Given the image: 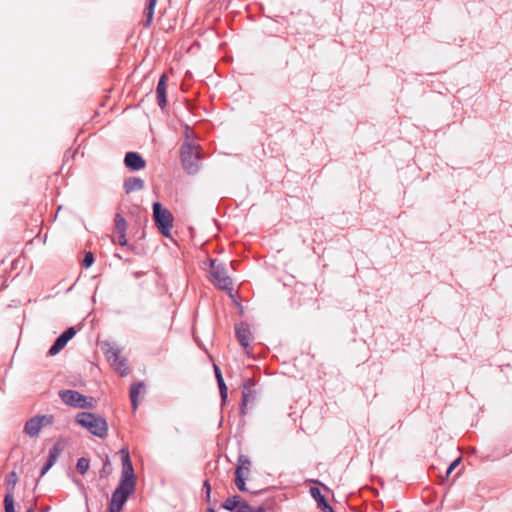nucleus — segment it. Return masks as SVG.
<instances>
[{
    "instance_id": "17",
    "label": "nucleus",
    "mask_w": 512,
    "mask_h": 512,
    "mask_svg": "<svg viewBox=\"0 0 512 512\" xmlns=\"http://www.w3.org/2000/svg\"><path fill=\"white\" fill-rule=\"evenodd\" d=\"M145 389L144 382L140 381L137 383H133L130 387V400L133 407V410H136L138 407V396L141 393L142 390Z\"/></svg>"
},
{
    "instance_id": "30",
    "label": "nucleus",
    "mask_w": 512,
    "mask_h": 512,
    "mask_svg": "<svg viewBox=\"0 0 512 512\" xmlns=\"http://www.w3.org/2000/svg\"><path fill=\"white\" fill-rule=\"evenodd\" d=\"M110 472H111V464H110V460H109L108 456H106L105 461L103 463V468L100 471V477L101 478L106 477L107 475L110 474Z\"/></svg>"
},
{
    "instance_id": "24",
    "label": "nucleus",
    "mask_w": 512,
    "mask_h": 512,
    "mask_svg": "<svg viewBox=\"0 0 512 512\" xmlns=\"http://www.w3.org/2000/svg\"><path fill=\"white\" fill-rule=\"evenodd\" d=\"M4 508H5V512H16L15 511L13 494H12L11 491H8V493L5 495V498H4Z\"/></svg>"
},
{
    "instance_id": "4",
    "label": "nucleus",
    "mask_w": 512,
    "mask_h": 512,
    "mask_svg": "<svg viewBox=\"0 0 512 512\" xmlns=\"http://www.w3.org/2000/svg\"><path fill=\"white\" fill-rule=\"evenodd\" d=\"M136 490L135 486L118 483L116 489L112 493L111 500L109 502V512H120L124 504L127 502L129 496Z\"/></svg>"
},
{
    "instance_id": "5",
    "label": "nucleus",
    "mask_w": 512,
    "mask_h": 512,
    "mask_svg": "<svg viewBox=\"0 0 512 512\" xmlns=\"http://www.w3.org/2000/svg\"><path fill=\"white\" fill-rule=\"evenodd\" d=\"M59 397L66 405L74 408H93L95 404L93 397L84 396L76 390H60Z\"/></svg>"
},
{
    "instance_id": "1",
    "label": "nucleus",
    "mask_w": 512,
    "mask_h": 512,
    "mask_svg": "<svg viewBox=\"0 0 512 512\" xmlns=\"http://www.w3.org/2000/svg\"><path fill=\"white\" fill-rule=\"evenodd\" d=\"M201 147L199 145L185 142L180 148V159L183 169L190 175L198 173L201 166Z\"/></svg>"
},
{
    "instance_id": "33",
    "label": "nucleus",
    "mask_w": 512,
    "mask_h": 512,
    "mask_svg": "<svg viewBox=\"0 0 512 512\" xmlns=\"http://www.w3.org/2000/svg\"><path fill=\"white\" fill-rule=\"evenodd\" d=\"M203 491L205 492V501L210 502L211 501V485L209 483V480H205L203 482Z\"/></svg>"
},
{
    "instance_id": "35",
    "label": "nucleus",
    "mask_w": 512,
    "mask_h": 512,
    "mask_svg": "<svg viewBox=\"0 0 512 512\" xmlns=\"http://www.w3.org/2000/svg\"><path fill=\"white\" fill-rule=\"evenodd\" d=\"M53 465L49 462H45L40 471V477H43Z\"/></svg>"
},
{
    "instance_id": "20",
    "label": "nucleus",
    "mask_w": 512,
    "mask_h": 512,
    "mask_svg": "<svg viewBox=\"0 0 512 512\" xmlns=\"http://www.w3.org/2000/svg\"><path fill=\"white\" fill-rule=\"evenodd\" d=\"M61 451H62L61 444L60 443L54 444L53 447L49 450V455H48V458L46 461L51 463L52 465H54L55 462L57 461Z\"/></svg>"
},
{
    "instance_id": "11",
    "label": "nucleus",
    "mask_w": 512,
    "mask_h": 512,
    "mask_svg": "<svg viewBox=\"0 0 512 512\" xmlns=\"http://www.w3.org/2000/svg\"><path fill=\"white\" fill-rule=\"evenodd\" d=\"M236 337L242 347L247 349L250 345L252 334L249 325L245 322L236 324L235 326Z\"/></svg>"
},
{
    "instance_id": "6",
    "label": "nucleus",
    "mask_w": 512,
    "mask_h": 512,
    "mask_svg": "<svg viewBox=\"0 0 512 512\" xmlns=\"http://www.w3.org/2000/svg\"><path fill=\"white\" fill-rule=\"evenodd\" d=\"M122 470L119 483L135 486L137 485V477L134 472L133 464L127 448L120 450Z\"/></svg>"
},
{
    "instance_id": "38",
    "label": "nucleus",
    "mask_w": 512,
    "mask_h": 512,
    "mask_svg": "<svg viewBox=\"0 0 512 512\" xmlns=\"http://www.w3.org/2000/svg\"><path fill=\"white\" fill-rule=\"evenodd\" d=\"M26 512H34V508L30 507L29 509L26 510Z\"/></svg>"
},
{
    "instance_id": "3",
    "label": "nucleus",
    "mask_w": 512,
    "mask_h": 512,
    "mask_svg": "<svg viewBox=\"0 0 512 512\" xmlns=\"http://www.w3.org/2000/svg\"><path fill=\"white\" fill-rule=\"evenodd\" d=\"M152 211L153 219L159 232L165 237H170L174 221L172 213L163 207L160 202L153 203Z\"/></svg>"
},
{
    "instance_id": "32",
    "label": "nucleus",
    "mask_w": 512,
    "mask_h": 512,
    "mask_svg": "<svg viewBox=\"0 0 512 512\" xmlns=\"http://www.w3.org/2000/svg\"><path fill=\"white\" fill-rule=\"evenodd\" d=\"M43 426L52 425L54 423V416L51 414L39 415Z\"/></svg>"
},
{
    "instance_id": "18",
    "label": "nucleus",
    "mask_w": 512,
    "mask_h": 512,
    "mask_svg": "<svg viewBox=\"0 0 512 512\" xmlns=\"http://www.w3.org/2000/svg\"><path fill=\"white\" fill-rule=\"evenodd\" d=\"M243 500L239 495H233L228 497L222 504L221 507L227 511H236L240 509V506L243 504Z\"/></svg>"
},
{
    "instance_id": "2",
    "label": "nucleus",
    "mask_w": 512,
    "mask_h": 512,
    "mask_svg": "<svg viewBox=\"0 0 512 512\" xmlns=\"http://www.w3.org/2000/svg\"><path fill=\"white\" fill-rule=\"evenodd\" d=\"M76 422L86 428L94 436L99 438H105L107 436L108 424L100 415L91 412H80L76 416Z\"/></svg>"
},
{
    "instance_id": "13",
    "label": "nucleus",
    "mask_w": 512,
    "mask_h": 512,
    "mask_svg": "<svg viewBox=\"0 0 512 512\" xmlns=\"http://www.w3.org/2000/svg\"><path fill=\"white\" fill-rule=\"evenodd\" d=\"M167 76L162 74L156 88L157 102L161 109L166 106L167 103Z\"/></svg>"
},
{
    "instance_id": "26",
    "label": "nucleus",
    "mask_w": 512,
    "mask_h": 512,
    "mask_svg": "<svg viewBox=\"0 0 512 512\" xmlns=\"http://www.w3.org/2000/svg\"><path fill=\"white\" fill-rule=\"evenodd\" d=\"M76 469L81 475H84L89 469V460L85 457L79 458L77 460Z\"/></svg>"
},
{
    "instance_id": "16",
    "label": "nucleus",
    "mask_w": 512,
    "mask_h": 512,
    "mask_svg": "<svg viewBox=\"0 0 512 512\" xmlns=\"http://www.w3.org/2000/svg\"><path fill=\"white\" fill-rule=\"evenodd\" d=\"M214 373H215V377H216L217 384H218V387H219V392H220L221 400H222L223 403H225L226 400H227V397H228V388H227V386L225 384V381L223 379L221 370H220L219 366H217L216 364H214Z\"/></svg>"
},
{
    "instance_id": "28",
    "label": "nucleus",
    "mask_w": 512,
    "mask_h": 512,
    "mask_svg": "<svg viewBox=\"0 0 512 512\" xmlns=\"http://www.w3.org/2000/svg\"><path fill=\"white\" fill-rule=\"evenodd\" d=\"M17 481H18V476H17L16 472H14V471L10 472L6 476L5 482H6V485H7L8 489H9V491L12 492V490L14 489Z\"/></svg>"
},
{
    "instance_id": "21",
    "label": "nucleus",
    "mask_w": 512,
    "mask_h": 512,
    "mask_svg": "<svg viewBox=\"0 0 512 512\" xmlns=\"http://www.w3.org/2000/svg\"><path fill=\"white\" fill-rule=\"evenodd\" d=\"M115 229L117 233H126L127 231V222L120 213L115 215Z\"/></svg>"
},
{
    "instance_id": "29",
    "label": "nucleus",
    "mask_w": 512,
    "mask_h": 512,
    "mask_svg": "<svg viewBox=\"0 0 512 512\" xmlns=\"http://www.w3.org/2000/svg\"><path fill=\"white\" fill-rule=\"evenodd\" d=\"M238 462H239V465L237 466L236 469H240V473H243V470H246V471L249 470L251 463H250V460L248 459V457H246L244 455H240L238 458Z\"/></svg>"
},
{
    "instance_id": "14",
    "label": "nucleus",
    "mask_w": 512,
    "mask_h": 512,
    "mask_svg": "<svg viewBox=\"0 0 512 512\" xmlns=\"http://www.w3.org/2000/svg\"><path fill=\"white\" fill-rule=\"evenodd\" d=\"M310 494L317 503V507L323 512H334L333 508L328 503L325 496L321 493L318 487H311Z\"/></svg>"
},
{
    "instance_id": "36",
    "label": "nucleus",
    "mask_w": 512,
    "mask_h": 512,
    "mask_svg": "<svg viewBox=\"0 0 512 512\" xmlns=\"http://www.w3.org/2000/svg\"><path fill=\"white\" fill-rule=\"evenodd\" d=\"M460 462V458L454 460L447 468L446 474L447 476L457 467Z\"/></svg>"
},
{
    "instance_id": "8",
    "label": "nucleus",
    "mask_w": 512,
    "mask_h": 512,
    "mask_svg": "<svg viewBox=\"0 0 512 512\" xmlns=\"http://www.w3.org/2000/svg\"><path fill=\"white\" fill-rule=\"evenodd\" d=\"M255 382L252 378L244 380L242 385V400L240 403V413L244 415L246 413V407L248 403L253 402L256 399V390L254 389Z\"/></svg>"
},
{
    "instance_id": "25",
    "label": "nucleus",
    "mask_w": 512,
    "mask_h": 512,
    "mask_svg": "<svg viewBox=\"0 0 512 512\" xmlns=\"http://www.w3.org/2000/svg\"><path fill=\"white\" fill-rule=\"evenodd\" d=\"M117 371H119L121 376H126L128 374V367L126 364V359L119 356V359L116 361V364L113 365Z\"/></svg>"
},
{
    "instance_id": "39",
    "label": "nucleus",
    "mask_w": 512,
    "mask_h": 512,
    "mask_svg": "<svg viewBox=\"0 0 512 512\" xmlns=\"http://www.w3.org/2000/svg\"><path fill=\"white\" fill-rule=\"evenodd\" d=\"M50 507H46L45 509H42L41 512H47L49 511Z\"/></svg>"
},
{
    "instance_id": "34",
    "label": "nucleus",
    "mask_w": 512,
    "mask_h": 512,
    "mask_svg": "<svg viewBox=\"0 0 512 512\" xmlns=\"http://www.w3.org/2000/svg\"><path fill=\"white\" fill-rule=\"evenodd\" d=\"M118 234V243L122 247H127L128 249H132L133 247L131 245H128L127 239H126V233H117Z\"/></svg>"
},
{
    "instance_id": "12",
    "label": "nucleus",
    "mask_w": 512,
    "mask_h": 512,
    "mask_svg": "<svg viewBox=\"0 0 512 512\" xmlns=\"http://www.w3.org/2000/svg\"><path fill=\"white\" fill-rule=\"evenodd\" d=\"M42 427L41 419H39V415H36L26 421L24 425V432L31 438H36L38 437Z\"/></svg>"
},
{
    "instance_id": "23",
    "label": "nucleus",
    "mask_w": 512,
    "mask_h": 512,
    "mask_svg": "<svg viewBox=\"0 0 512 512\" xmlns=\"http://www.w3.org/2000/svg\"><path fill=\"white\" fill-rule=\"evenodd\" d=\"M234 481H235V485L237 486V488L241 492L247 491L246 484H245V479H244L243 473H240V469H236L235 470V479H234Z\"/></svg>"
},
{
    "instance_id": "22",
    "label": "nucleus",
    "mask_w": 512,
    "mask_h": 512,
    "mask_svg": "<svg viewBox=\"0 0 512 512\" xmlns=\"http://www.w3.org/2000/svg\"><path fill=\"white\" fill-rule=\"evenodd\" d=\"M105 354L107 359L112 362V365H115L116 361L119 359L120 350L115 346H109Z\"/></svg>"
},
{
    "instance_id": "7",
    "label": "nucleus",
    "mask_w": 512,
    "mask_h": 512,
    "mask_svg": "<svg viewBox=\"0 0 512 512\" xmlns=\"http://www.w3.org/2000/svg\"><path fill=\"white\" fill-rule=\"evenodd\" d=\"M211 275L217 281L220 289L231 291L232 280L227 275L226 269L222 264H216V260H211Z\"/></svg>"
},
{
    "instance_id": "15",
    "label": "nucleus",
    "mask_w": 512,
    "mask_h": 512,
    "mask_svg": "<svg viewBox=\"0 0 512 512\" xmlns=\"http://www.w3.org/2000/svg\"><path fill=\"white\" fill-rule=\"evenodd\" d=\"M123 187L126 194H130L134 191H140L144 188V180L140 177H129L125 179Z\"/></svg>"
},
{
    "instance_id": "37",
    "label": "nucleus",
    "mask_w": 512,
    "mask_h": 512,
    "mask_svg": "<svg viewBox=\"0 0 512 512\" xmlns=\"http://www.w3.org/2000/svg\"><path fill=\"white\" fill-rule=\"evenodd\" d=\"M206 512H215V510L212 507L207 508Z\"/></svg>"
},
{
    "instance_id": "10",
    "label": "nucleus",
    "mask_w": 512,
    "mask_h": 512,
    "mask_svg": "<svg viewBox=\"0 0 512 512\" xmlns=\"http://www.w3.org/2000/svg\"><path fill=\"white\" fill-rule=\"evenodd\" d=\"M126 168L131 171H139L146 165L144 158L138 152H127L124 157Z\"/></svg>"
},
{
    "instance_id": "9",
    "label": "nucleus",
    "mask_w": 512,
    "mask_h": 512,
    "mask_svg": "<svg viewBox=\"0 0 512 512\" xmlns=\"http://www.w3.org/2000/svg\"><path fill=\"white\" fill-rule=\"evenodd\" d=\"M76 330L74 327L67 328L63 333H61L50 349L48 350L49 356L57 355L66 345L67 343L75 336Z\"/></svg>"
},
{
    "instance_id": "27",
    "label": "nucleus",
    "mask_w": 512,
    "mask_h": 512,
    "mask_svg": "<svg viewBox=\"0 0 512 512\" xmlns=\"http://www.w3.org/2000/svg\"><path fill=\"white\" fill-rule=\"evenodd\" d=\"M236 512H266V509L263 506L253 508L247 502H243L242 506H240V509H237Z\"/></svg>"
},
{
    "instance_id": "31",
    "label": "nucleus",
    "mask_w": 512,
    "mask_h": 512,
    "mask_svg": "<svg viewBox=\"0 0 512 512\" xmlns=\"http://www.w3.org/2000/svg\"><path fill=\"white\" fill-rule=\"evenodd\" d=\"M94 263V255L92 252H87L85 255H84V258L82 260V265L85 267V268H89L92 266V264Z\"/></svg>"
},
{
    "instance_id": "19",
    "label": "nucleus",
    "mask_w": 512,
    "mask_h": 512,
    "mask_svg": "<svg viewBox=\"0 0 512 512\" xmlns=\"http://www.w3.org/2000/svg\"><path fill=\"white\" fill-rule=\"evenodd\" d=\"M156 3L157 0H147L145 7L146 20L144 21V27L146 28L149 27L152 23Z\"/></svg>"
}]
</instances>
